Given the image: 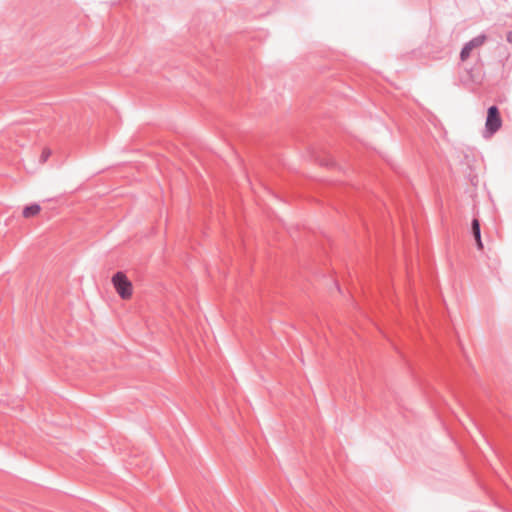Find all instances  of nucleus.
<instances>
[{
  "label": "nucleus",
  "instance_id": "7",
  "mask_svg": "<svg viewBox=\"0 0 512 512\" xmlns=\"http://www.w3.org/2000/svg\"><path fill=\"white\" fill-rule=\"evenodd\" d=\"M471 51H472V49L468 46V44H466L460 53L461 60L462 61L467 60L468 57L470 56Z\"/></svg>",
  "mask_w": 512,
  "mask_h": 512
},
{
  "label": "nucleus",
  "instance_id": "3",
  "mask_svg": "<svg viewBox=\"0 0 512 512\" xmlns=\"http://www.w3.org/2000/svg\"><path fill=\"white\" fill-rule=\"evenodd\" d=\"M472 233L474 235V238H475V241H476L478 249L482 250L483 249V243H482V240H481L480 224H479V221L477 219H474L472 221Z\"/></svg>",
  "mask_w": 512,
  "mask_h": 512
},
{
  "label": "nucleus",
  "instance_id": "8",
  "mask_svg": "<svg viewBox=\"0 0 512 512\" xmlns=\"http://www.w3.org/2000/svg\"><path fill=\"white\" fill-rule=\"evenodd\" d=\"M507 39H508V41H509V42H512V33H509V34H508Z\"/></svg>",
  "mask_w": 512,
  "mask_h": 512
},
{
  "label": "nucleus",
  "instance_id": "4",
  "mask_svg": "<svg viewBox=\"0 0 512 512\" xmlns=\"http://www.w3.org/2000/svg\"><path fill=\"white\" fill-rule=\"evenodd\" d=\"M40 211H41L40 205L32 204V205L26 206L23 209L22 214H23V217L30 218V217H33V216H36L37 214H39Z\"/></svg>",
  "mask_w": 512,
  "mask_h": 512
},
{
  "label": "nucleus",
  "instance_id": "5",
  "mask_svg": "<svg viewBox=\"0 0 512 512\" xmlns=\"http://www.w3.org/2000/svg\"><path fill=\"white\" fill-rule=\"evenodd\" d=\"M486 38L484 35L477 36L473 38L471 41H469L467 44L468 46L473 50L475 48H478L482 46L485 42Z\"/></svg>",
  "mask_w": 512,
  "mask_h": 512
},
{
  "label": "nucleus",
  "instance_id": "2",
  "mask_svg": "<svg viewBox=\"0 0 512 512\" xmlns=\"http://www.w3.org/2000/svg\"><path fill=\"white\" fill-rule=\"evenodd\" d=\"M502 120L500 117L499 110L496 106H491L487 112V119L485 123V127L489 136L494 134L501 128Z\"/></svg>",
  "mask_w": 512,
  "mask_h": 512
},
{
  "label": "nucleus",
  "instance_id": "1",
  "mask_svg": "<svg viewBox=\"0 0 512 512\" xmlns=\"http://www.w3.org/2000/svg\"><path fill=\"white\" fill-rule=\"evenodd\" d=\"M111 282L120 298H122L123 300H129L132 297V282L127 278V276L123 272L115 273L111 278Z\"/></svg>",
  "mask_w": 512,
  "mask_h": 512
},
{
  "label": "nucleus",
  "instance_id": "6",
  "mask_svg": "<svg viewBox=\"0 0 512 512\" xmlns=\"http://www.w3.org/2000/svg\"><path fill=\"white\" fill-rule=\"evenodd\" d=\"M51 155H52V150L48 147H44L40 153V157H39L40 163H42V164L46 163Z\"/></svg>",
  "mask_w": 512,
  "mask_h": 512
}]
</instances>
